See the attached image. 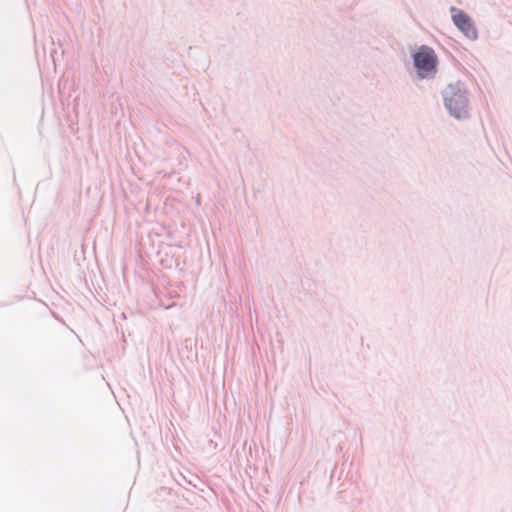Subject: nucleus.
Here are the masks:
<instances>
[{
	"label": "nucleus",
	"instance_id": "2",
	"mask_svg": "<svg viewBox=\"0 0 512 512\" xmlns=\"http://www.w3.org/2000/svg\"><path fill=\"white\" fill-rule=\"evenodd\" d=\"M437 58L434 51L428 47H421L414 54V64L421 77H425L428 73L436 68Z\"/></svg>",
	"mask_w": 512,
	"mask_h": 512
},
{
	"label": "nucleus",
	"instance_id": "3",
	"mask_svg": "<svg viewBox=\"0 0 512 512\" xmlns=\"http://www.w3.org/2000/svg\"><path fill=\"white\" fill-rule=\"evenodd\" d=\"M452 19L457 28L469 39L477 38V30L471 18L461 10L452 8Z\"/></svg>",
	"mask_w": 512,
	"mask_h": 512
},
{
	"label": "nucleus",
	"instance_id": "1",
	"mask_svg": "<svg viewBox=\"0 0 512 512\" xmlns=\"http://www.w3.org/2000/svg\"><path fill=\"white\" fill-rule=\"evenodd\" d=\"M445 105L456 118H464L468 114V100L466 94L455 88L446 92Z\"/></svg>",
	"mask_w": 512,
	"mask_h": 512
}]
</instances>
